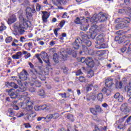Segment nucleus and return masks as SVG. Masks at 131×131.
<instances>
[{"mask_svg": "<svg viewBox=\"0 0 131 131\" xmlns=\"http://www.w3.org/2000/svg\"><path fill=\"white\" fill-rule=\"evenodd\" d=\"M1 24L2 26H0V32H3L4 30H6L7 29V27L3 23H1Z\"/></svg>", "mask_w": 131, "mask_h": 131, "instance_id": "52", "label": "nucleus"}, {"mask_svg": "<svg viewBox=\"0 0 131 131\" xmlns=\"http://www.w3.org/2000/svg\"><path fill=\"white\" fill-rule=\"evenodd\" d=\"M89 27H90V25H81L80 26V29L82 30V31H86Z\"/></svg>", "mask_w": 131, "mask_h": 131, "instance_id": "35", "label": "nucleus"}, {"mask_svg": "<svg viewBox=\"0 0 131 131\" xmlns=\"http://www.w3.org/2000/svg\"><path fill=\"white\" fill-rule=\"evenodd\" d=\"M89 38H92V39H95V38L96 37V33L95 32H93L91 33L90 35H88Z\"/></svg>", "mask_w": 131, "mask_h": 131, "instance_id": "50", "label": "nucleus"}, {"mask_svg": "<svg viewBox=\"0 0 131 131\" xmlns=\"http://www.w3.org/2000/svg\"><path fill=\"white\" fill-rule=\"evenodd\" d=\"M96 98H97V96L95 95V94H94L93 93H91L89 94V98L87 97L86 100L87 101H91V100L95 101V100H96Z\"/></svg>", "mask_w": 131, "mask_h": 131, "instance_id": "29", "label": "nucleus"}, {"mask_svg": "<svg viewBox=\"0 0 131 131\" xmlns=\"http://www.w3.org/2000/svg\"><path fill=\"white\" fill-rule=\"evenodd\" d=\"M95 75V72L93 71V70H91L88 72L87 73V78H92L93 76Z\"/></svg>", "mask_w": 131, "mask_h": 131, "instance_id": "33", "label": "nucleus"}, {"mask_svg": "<svg viewBox=\"0 0 131 131\" xmlns=\"http://www.w3.org/2000/svg\"><path fill=\"white\" fill-rule=\"evenodd\" d=\"M23 102L21 103L20 105V108L21 109H24L25 110V108L27 107V106L28 105V103H30V98L27 97L25 100H23Z\"/></svg>", "mask_w": 131, "mask_h": 131, "instance_id": "16", "label": "nucleus"}, {"mask_svg": "<svg viewBox=\"0 0 131 131\" xmlns=\"http://www.w3.org/2000/svg\"><path fill=\"white\" fill-rule=\"evenodd\" d=\"M82 51H80V55H82L83 53L85 55H88V53H89V49H88V47H86V46L85 45H82Z\"/></svg>", "mask_w": 131, "mask_h": 131, "instance_id": "24", "label": "nucleus"}, {"mask_svg": "<svg viewBox=\"0 0 131 131\" xmlns=\"http://www.w3.org/2000/svg\"><path fill=\"white\" fill-rule=\"evenodd\" d=\"M114 98L115 99H118V101L120 102H123V96H122V95H120V93H116L114 95Z\"/></svg>", "mask_w": 131, "mask_h": 131, "instance_id": "22", "label": "nucleus"}, {"mask_svg": "<svg viewBox=\"0 0 131 131\" xmlns=\"http://www.w3.org/2000/svg\"><path fill=\"white\" fill-rule=\"evenodd\" d=\"M16 81L18 84L20 85L18 91L20 92V93H23V92H26L27 88L26 87L24 86L23 83H22V81H21V80H16Z\"/></svg>", "mask_w": 131, "mask_h": 131, "instance_id": "17", "label": "nucleus"}, {"mask_svg": "<svg viewBox=\"0 0 131 131\" xmlns=\"http://www.w3.org/2000/svg\"><path fill=\"white\" fill-rule=\"evenodd\" d=\"M89 22L88 19L85 18L84 16L80 18V25H85Z\"/></svg>", "mask_w": 131, "mask_h": 131, "instance_id": "38", "label": "nucleus"}, {"mask_svg": "<svg viewBox=\"0 0 131 131\" xmlns=\"http://www.w3.org/2000/svg\"><path fill=\"white\" fill-rule=\"evenodd\" d=\"M24 47H26V48H31L32 47V43L30 42L28 43L25 44Z\"/></svg>", "mask_w": 131, "mask_h": 131, "instance_id": "62", "label": "nucleus"}, {"mask_svg": "<svg viewBox=\"0 0 131 131\" xmlns=\"http://www.w3.org/2000/svg\"><path fill=\"white\" fill-rule=\"evenodd\" d=\"M42 119H44V120H47V119H48V118H47V116L46 117H38L37 118V121H41V120H42Z\"/></svg>", "mask_w": 131, "mask_h": 131, "instance_id": "57", "label": "nucleus"}, {"mask_svg": "<svg viewBox=\"0 0 131 131\" xmlns=\"http://www.w3.org/2000/svg\"><path fill=\"white\" fill-rule=\"evenodd\" d=\"M50 109V107H49L47 104H44L42 105H40L38 107V110L39 111H41V110H46L48 111Z\"/></svg>", "mask_w": 131, "mask_h": 131, "instance_id": "30", "label": "nucleus"}, {"mask_svg": "<svg viewBox=\"0 0 131 131\" xmlns=\"http://www.w3.org/2000/svg\"><path fill=\"white\" fill-rule=\"evenodd\" d=\"M107 20H108V15L105 13L100 12L95 17V21L104 23Z\"/></svg>", "mask_w": 131, "mask_h": 131, "instance_id": "4", "label": "nucleus"}, {"mask_svg": "<svg viewBox=\"0 0 131 131\" xmlns=\"http://www.w3.org/2000/svg\"><path fill=\"white\" fill-rule=\"evenodd\" d=\"M36 12V11H35V9L28 7L26 9V16L27 17V19H28V20H30V19L32 18V14H31V13L34 14V13H35Z\"/></svg>", "mask_w": 131, "mask_h": 131, "instance_id": "11", "label": "nucleus"}, {"mask_svg": "<svg viewBox=\"0 0 131 131\" xmlns=\"http://www.w3.org/2000/svg\"><path fill=\"white\" fill-rule=\"evenodd\" d=\"M29 66L31 68V69L29 70V72L31 76V80H35V79H37V75H38L37 70L35 69L34 65L31 62H29Z\"/></svg>", "mask_w": 131, "mask_h": 131, "instance_id": "3", "label": "nucleus"}, {"mask_svg": "<svg viewBox=\"0 0 131 131\" xmlns=\"http://www.w3.org/2000/svg\"><path fill=\"white\" fill-rule=\"evenodd\" d=\"M125 91L126 92H127V96H128V97H130L129 99L131 98V89H130V87L128 86H126L125 87Z\"/></svg>", "mask_w": 131, "mask_h": 131, "instance_id": "34", "label": "nucleus"}, {"mask_svg": "<svg viewBox=\"0 0 131 131\" xmlns=\"http://www.w3.org/2000/svg\"><path fill=\"white\" fill-rule=\"evenodd\" d=\"M33 103L31 101L28 103V104L26 108H25V111L26 112H30V111H32V109H33Z\"/></svg>", "mask_w": 131, "mask_h": 131, "instance_id": "23", "label": "nucleus"}, {"mask_svg": "<svg viewBox=\"0 0 131 131\" xmlns=\"http://www.w3.org/2000/svg\"><path fill=\"white\" fill-rule=\"evenodd\" d=\"M75 24H80V18L79 17H76L74 20Z\"/></svg>", "mask_w": 131, "mask_h": 131, "instance_id": "60", "label": "nucleus"}, {"mask_svg": "<svg viewBox=\"0 0 131 131\" xmlns=\"http://www.w3.org/2000/svg\"><path fill=\"white\" fill-rule=\"evenodd\" d=\"M65 25V20H62L60 23L58 24V26L60 27V28H63V26Z\"/></svg>", "mask_w": 131, "mask_h": 131, "instance_id": "59", "label": "nucleus"}, {"mask_svg": "<svg viewBox=\"0 0 131 131\" xmlns=\"http://www.w3.org/2000/svg\"><path fill=\"white\" fill-rule=\"evenodd\" d=\"M59 95L61 96V98H67V94L66 93H59Z\"/></svg>", "mask_w": 131, "mask_h": 131, "instance_id": "63", "label": "nucleus"}, {"mask_svg": "<svg viewBox=\"0 0 131 131\" xmlns=\"http://www.w3.org/2000/svg\"><path fill=\"white\" fill-rule=\"evenodd\" d=\"M90 32H95L96 30H97V25H93V26H91V28L90 29ZM92 31V32H91Z\"/></svg>", "mask_w": 131, "mask_h": 131, "instance_id": "48", "label": "nucleus"}, {"mask_svg": "<svg viewBox=\"0 0 131 131\" xmlns=\"http://www.w3.org/2000/svg\"><path fill=\"white\" fill-rule=\"evenodd\" d=\"M28 73L25 69H23V71L18 74L19 79L21 81L27 80L28 78Z\"/></svg>", "mask_w": 131, "mask_h": 131, "instance_id": "10", "label": "nucleus"}, {"mask_svg": "<svg viewBox=\"0 0 131 131\" xmlns=\"http://www.w3.org/2000/svg\"><path fill=\"white\" fill-rule=\"evenodd\" d=\"M126 41V36H123L122 37H120L119 43H122L123 42L124 43Z\"/></svg>", "mask_w": 131, "mask_h": 131, "instance_id": "45", "label": "nucleus"}, {"mask_svg": "<svg viewBox=\"0 0 131 131\" xmlns=\"http://www.w3.org/2000/svg\"><path fill=\"white\" fill-rule=\"evenodd\" d=\"M67 117L68 119H69V120H70L71 121H74V118L73 117V115L70 114H68Z\"/></svg>", "mask_w": 131, "mask_h": 131, "instance_id": "51", "label": "nucleus"}, {"mask_svg": "<svg viewBox=\"0 0 131 131\" xmlns=\"http://www.w3.org/2000/svg\"><path fill=\"white\" fill-rule=\"evenodd\" d=\"M68 58L67 53L64 52H60L59 54L55 53L53 55V60L55 63H59V61H67Z\"/></svg>", "mask_w": 131, "mask_h": 131, "instance_id": "2", "label": "nucleus"}, {"mask_svg": "<svg viewBox=\"0 0 131 131\" xmlns=\"http://www.w3.org/2000/svg\"><path fill=\"white\" fill-rule=\"evenodd\" d=\"M82 42V40L80 38H76L75 41L71 43V46L74 50H78L80 47V45Z\"/></svg>", "mask_w": 131, "mask_h": 131, "instance_id": "8", "label": "nucleus"}, {"mask_svg": "<svg viewBox=\"0 0 131 131\" xmlns=\"http://www.w3.org/2000/svg\"><path fill=\"white\" fill-rule=\"evenodd\" d=\"M80 62L81 63H85L90 68H93L95 66V62L93 58L91 57H88L85 58V57H81L80 58Z\"/></svg>", "mask_w": 131, "mask_h": 131, "instance_id": "5", "label": "nucleus"}, {"mask_svg": "<svg viewBox=\"0 0 131 131\" xmlns=\"http://www.w3.org/2000/svg\"><path fill=\"white\" fill-rule=\"evenodd\" d=\"M32 81L34 82L33 84H34L36 88H40V86H41V83L39 81L36 80V79L32 80Z\"/></svg>", "mask_w": 131, "mask_h": 131, "instance_id": "40", "label": "nucleus"}, {"mask_svg": "<svg viewBox=\"0 0 131 131\" xmlns=\"http://www.w3.org/2000/svg\"><path fill=\"white\" fill-rule=\"evenodd\" d=\"M35 57L37 58V60H38V61L39 62V63H40V64H42L43 63L40 57H39V54H36Z\"/></svg>", "mask_w": 131, "mask_h": 131, "instance_id": "55", "label": "nucleus"}, {"mask_svg": "<svg viewBox=\"0 0 131 131\" xmlns=\"http://www.w3.org/2000/svg\"><path fill=\"white\" fill-rule=\"evenodd\" d=\"M105 85L106 88H111L113 85V79L112 78H108L105 80Z\"/></svg>", "mask_w": 131, "mask_h": 131, "instance_id": "20", "label": "nucleus"}, {"mask_svg": "<svg viewBox=\"0 0 131 131\" xmlns=\"http://www.w3.org/2000/svg\"><path fill=\"white\" fill-rule=\"evenodd\" d=\"M76 76H79L80 75H82L83 73L81 71V70H78L76 72Z\"/></svg>", "mask_w": 131, "mask_h": 131, "instance_id": "53", "label": "nucleus"}, {"mask_svg": "<svg viewBox=\"0 0 131 131\" xmlns=\"http://www.w3.org/2000/svg\"><path fill=\"white\" fill-rule=\"evenodd\" d=\"M96 54L98 56H104L107 54V51L106 50H99L97 51Z\"/></svg>", "mask_w": 131, "mask_h": 131, "instance_id": "37", "label": "nucleus"}, {"mask_svg": "<svg viewBox=\"0 0 131 131\" xmlns=\"http://www.w3.org/2000/svg\"><path fill=\"white\" fill-rule=\"evenodd\" d=\"M103 29H104V26L103 25H100L99 26H97L96 30H97V31H101V32H103Z\"/></svg>", "mask_w": 131, "mask_h": 131, "instance_id": "47", "label": "nucleus"}, {"mask_svg": "<svg viewBox=\"0 0 131 131\" xmlns=\"http://www.w3.org/2000/svg\"><path fill=\"white\" fill-rule=\"evenodd\" d=\"M125 27V24L124 23H120L116 25V29H122Z\"/></svg>", "mask_w": 131, "mask_h": 131, "instance_id": "39", "label": "nucleus"}, {"mask_svg": "<svg viewBox=\"0 0 131 131\" xmlns=\"http://www.w3.org/2000/svg\"><path fill=\"white\" fill-rule=\"evenodd\" d=\"M102 92L106 96H110L111 95V92H112V89L111 88L107 89L104 87L102 89Z\"/></svg>", "mask_w": 131, "mask_h": 131, "instance_id": "21", "label": "nucleus"}, {"mask_svg": "<svg viewBox=\"0 0 131 131\" xmlns=\"http://www.w3.org/2000/svg\"><path fill=\"white\" fill-rule=\"evenodd\" d=\"M59 117H60V114L58 113H55L53 114H49L47 115V118L48 121H51L52 118L53 119H58Z\"/></svg>", "mask_w": 131, "mask_h": 131, "instance_id": "13", "label": "nucleus"}, {"mask_svg": "<svg viewBox=\"0 0 131 131\" xmlns=\"http://www.w3.org/2000/svg\"><path fill=\"white\" fill-rule=\"evenodd\" d=\"M36 116V114L34 113H31L30 114H28L26 117V118L28 120H33L34 117Z\"/></svg>", "mask_w": 131, "mask_h": 131, "instance_id": "28", "label": "nucleus"}, {"mask_svg": "<svg viewBox=\"0 0 131 131\" xmlns=\"http://www.w3.org/2000/svg\"><path fill=\"white\" fill-rule=\"evenodd\" d=\"M96 40H97V43L103 42V41H104V38L103 37V35H99L96 38Z\"/></svg>", "mask_w": 131, "mask_h": 131, "instance_id": "36", "label": "nucleus"}, {"mask_svg": "<svg viewBox=\"0 0 131 131\" xmlns=\"http://www.w3.org/2000/svg\"><path fill=\"white\" fill-rule=\"evenodd\" d=\"M16 21H17V17L15 14H13L8 19L7 23L9 25H11L15 23Z\"/></svg>", "mask_w": 131, "mask_h": 131, "instance_id": "19", "label": "nucleus"}, {"mask_svg": "<svg viewBox=\"0 0 131 131\" xmlns=\"http://www.w3.org/2000/svg\"><path fill=\"white\" fill-rule=\"evenodd\" d=\"M80 36L81 37L82 41H83L84 45L87 47H91L92 46V41L90 40L89 38V36L85 34L83 32H80Z\"/></svg>", "mask_w": 131, "mask_h": 131, "instance_id": "6", "label": "nucleus"}, {"mask_svg": "<svg viewBox=\"0 0 131 131\" xmlns=\"http://www.w3.org/2000/svg\"><path fill=\"white\" fill-rule=\"evenodd\" d=\"M22 57V52L20 51L17 52L16 54L12 55V59H14L16 60H18V59H20Z\"/></svg>", "mask_w": 131, "mask_h": 131, "instance_id": "25", "label": "nucleus"}, {"mask_svg": "<svg viewBox=\"0 0 131 131\" xmlns=\"http://www.w3.org/2000/svg\"><path fill=\"white\" fill-rule=\"evenodd\" d=\"M8 83L9 84V85H10V86H11V88H13V89H18V85H17L14 82H11L10 83H9V82H8Z\"/></svg>", "mask_w": 131, "mask_h": 131, "instance_id": "44", "label": "nucleus"}, {"mask_svg": "<svg viewBox=\"0 0 131 131\" xmlns=\"http://www.w3.org/2000/svg\"><path fill=\"white\" fill-rule=\"evenodd\" d=\"M15 27L17 28L20 34H23V33L25 32L24 29H27V28L31 27V22L29 20H27V19L23 16H20L18 25L15 24Z\"/></svg>", "mask_w": 131, "mask_h": 131, "instance_id": "1", "label": "nucleus"}, {"mask_svg": "<svg viewBox=\"0 0 131 131\" xmlns=\"http://www.w3.org/2000/svg\"><path fill=\"white\" fill-rule=\"evenodd\" d=\"M52 2L54 6L59 7V6H61V3L63 5H66L69 2V0H52Z\"/></svg>", "mask_w": 131, "mask_h": 131, "instance_id": "15", "label": "nucleus"}, {"mask_svg": "<svg viewBox=\"0 0 131 131\" xmlns=\"http://www.w3.org/2000/svg\"><path fill=\"white\" fill-rule=\"evenodd\" d=\"M38 96L41 97V98H45V96H46V93H45V90H39V92H38Z\"/></svg>", "mask_w": 131, "mask_h": 131, "instance_id": "41", "label": "nucleus"}, {"mask_svg": "<svg viewBox=\"0 0 131 131\" xmlns=\"http://www.w3.org/2000/svg\"><path fill=\"white\" fill-rule=\"evenodd\" d=\"M78 80L80 82H81L82 83H83V82H85V81H86V79L85 78V77L83 76H81L79 77Z\"/></svg>", "mask_w": 131, "mask_h": 131, "instance_id": "42", "label": "nucleus"}, {"mask_svg": "<svg viewBox=\"0 0 131 131\" xmlns=\"http://www.w3.org/2000/svg\"><path fill=\"white\" fill-rule=\"evenodd\" d=\"M115 22L118 24V23H121V22L124 23H130V18L124 17L123 18H118L115 20Z\"/></svg>", "mask_w": 131, "mask_h": 131, "instance_id": "12", "label": "nucleus"}, {"mask_svg": "<svg viewBox=\"0 0 131 131\" xmlns=\"http://www.w3.org/2000/svg\"><path fill=\"white\" fill-rule=\"evenodd\" d=\"M8 114L9 117H14L15 116V113L14 112V110L12 108H9L8 110Z\"/></svg>", "mask_w": 131, "mask_h": 131, "instance_id": "31", "label": "nucleus"}, {"mask_svg": "<svg viewBox=\"0 0 131 131\" xmlns=\"http://www.w3.org/2000/svg\"><path fill=\"white\" fill-rule=\"evenodd\" d=\"M42 14V20L43 21V23H48V19H49L50 17V14L48 13L47 11H43Z\"/></svg>", "mask_w": 131, "mask_h": 131, "instance_id": "18", "label": "nucleus"}, {"mask_svg": "<svg viewBox=\"0 0 131 131\" xmlns=\"http://www.w3.org/2000/svg\"><path fill=\"white\" fill-rule=\"evenodd\" d=\"M120 110L121 112H124V113H128V112H129V106H128V104L127 103H123L121 105Z\"/></svg>", "mask_w": 131, "mask_h": 131, "instance_id": "14", "label": "nucleus"}, {"mask_svg": "<svg viewBox=\"0 0 131 131\" xmlns=\"http://www.w3.org/2000/svg\"><path fill=\"white\" fill-rule=\"evenodd\" d=\"M12 39H13L12 36H9L6 38L5 41L6 43H9V42H11V41H12Z\"/></svg>", "mask_w": 131, "mask_h": 131, "instance_id": "56", "label": "nucleus"}, {"mask_svg": "<svg viewBox=\"0 0 131 131\" xmlns=\"http://www.w3.org/2000/svg\"><path fill=\"white\" fill-rule=\"evenodd\" d=\"M40 56L42 59H43V61L45 62L47 68H50V67H51L52 66L51 65V62H50V58L48 53L46 52H41Z\"/></svg>", "mask_w": 131, "mask_h": 131, "instance_id": "7", "label": "nucleus"}, {"mask_svg": "<svg viewBox=\"0 0 131 131\" xmlns=\"http://www.w3.org/2000/svg\"><path fill=\"white\" fill-rule=\"evenodd\" d=\"M12 90L13 89H10L9 90L8 92L9 95L10 96L11 99H16V98L18 97V95H17L16 93L12 92Z\"/></svg>", "mask_w": 131, "mask_h": 131, "instance_id": "27", "label": "nucleus"}, {"mask_svg": "<svg viewBox=\"0 0 131 131\" xmlns=\"http://www.w3.org/2000/svg\"><path fill=\"white\" fill-rule=\"evenodd\" d=\"M23 116H24V113H23V112L18 113L16 114V117L17 118H20L21 117H23Z\"/></svg>", "mask_w": 131, "mask_h": 131, "instance_id": "61", "label": "nucleus"}, {"mask_svg": "<svg viewBox=\"0 0 131 131\" xmlns=\"http://www.w3.org/2000/svg\"><path fill=\"white\" fill-rule=\"evenodd\" d=\"M126 122H127V123H131V115L127 118L126 120Z\"/></svg>", "mask_w": 131, "mask_h": 131, "instance_id": "64", "label": "nucleus"}, {"mask_svg": "<svg viewBox=\"0 0 131 131\" xmlns=\"http://www.w3.org/2000/svg\"><path fill=\"white\" fill-rule=\"evenodd\" d=\"M94 86V83H87L85 85V89L86 92H90L92 91V88Z\"/></svg>", "mask_w": 131, "mask_h": 131, "instance_id": "32", "label": "nucleus"}, {"mask_svg": "<svg viewBox=\"0 0 131 131\" xmlns=\"http://www.w3.org/2000/svg\"><path fill=\"white\" fill-rule=\"evenodd\" d=\"M19 94H21L20 95V100H25L26 99V98H29L28 97V92H19Z\"/></svg>", "mask_w": 131, "mask_h": 131, "instance_id": "26", "label": "nucleus"}, {"mask_svg": "<svg viewBox=\"0 0 131 131\" xmlns=\"http://www.w3.org/2000/svg\"><path fill=\"white\" fill-rule=\"evenodd\" d=\"M95 54V51L93 49H90L89 50L88 53V55H90V56H93Z\"/></svg>", "mask_w": 131, "mask_h": 131, "instance_id": "58", "label": "nucleus"}, {"mask_svg": "<svg viewBox=\"0 0 131 131\" xmlns=\"http://www.w3.org/2000/svg\"><path fill=\"white\" fill-rule=\"evenodd\" d=\"M90 111L93 115L97 116V115H98V113H101V112H102V108L99 105H96L95 108H90Z\"/></svg>", "mask_w": 131, "mask_h": 131, "instance_id": "9", "label": "nucleus"}, {"mask_svg": "<svg viewBox=\"0 0 131 131\" xmlns=\"http://www.w3.org/2000/svg\"><path fill=\"white\" fill-rule=\"evenodd\" d=\"M95 48L96 49H105V44L104 43H102L101 45L100 44H97L96 45H95Z\"/></svg>", "mask_w": 131, "mask_h": 131, "instance_id": "49", "label": "nucleus"}, {"mask_svg": "<svg viewBox=\"0 0 131 131\" xmlns=\"http://www.w3.org/2000/svg\"><path fill=\"white\" fill-rule=\"evenodd\" d=\"M69 55H72V56L74 58H76V56H77L76 52L74 50H70L69 51Z\"/></svg>", "mask_w": 131, "mask_h": 131, "instance_id": "46", "label": "nucleus"}, {"mask_svg": "<svg viewBox=\"0 0 131 131\" xmlns=\"http://www.w3.org/2000/svg\"><path fill=\"white\" fill-rule=\"evenodd\" d=\"M103 99H104V96L103 95L102 93H99L97 95V99L100 102H102L103 101Z\"/></svg>", "mask_w": 131, "mask_h": 131, "instance_id": "43", "label": "nucleus"}, {"mask_svg": "<svg viewBox=\"0 0 131 131\" xmlns=\"http://www.w3.org/2000/svg\"><path fill=\"white\" fill-rule=\"evenodd\" d=\"M39 79H40V80H42V81H45L46 80V79H47V77H46V75L43 74L39 75Z\"/></svg>", "mask_w": 131, "mask_h": 131, "instance_id": "54", "label": "nucleus"}]
</instances>
